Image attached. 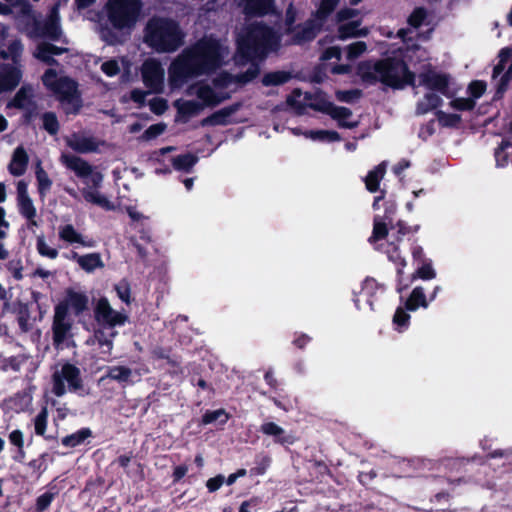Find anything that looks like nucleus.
<instances>
[{"mask_svg":"<svg viewBox=\"0 0 512 512\" xmlns=\"http://www.w3.org/2000/svg\"><path fill=\"white\" fill-rule=\"evenodd\" d=\"M238 53L236 62L244 64L250 62L245 74L234 77L223 73L216 77L212 84L204 81L188 86L186 94L196 96L205 107H214L230 97L226 89L234 82L246 83L252 80L259 72L256 60L264 58L268 53L278 49L280 36L262 22H253L246 25L238 35Z\"/></svg>","mask_w":512,"mask_h":512,"instance_id":"obj_1","label":"nucleus"},{"mask_svg":"<svg viewBox=\"0 0 512 512\" xmlns=\"http://www.w3.org/2000/svg\"><path fill=\"white\" fill-rule=\"evenodd\" d=\"M228 47L213 37H204L184 49L168 68V85L172 91L181 89L190 79L207 75L225 64Z\"/></svg>","mask_w":512,"mask_h":512,"instance_id":"obj_2","label":"nucleus"},{"mask_svg":"<svg viewBox=\"0 0 512 512\" xmlns=\"http://www.w3.org/2000/svg\"><path fill=\"white\" fill-rule=\"evenodd\" d=\"M142 0H107L103 14L107 25L99 28L101 39L108 45L125 43L142 17Z\"/></svg>","mask_w":512,"mask_h":512,"instance_id":"obj_3","label":"nucleus"},{"mask_svg":"<svg viewBox=\"0 0 512 512\" xmlns=\"http://www.w3.org/2000/svg\"><path fill=\"white\" fill-rule=\"evenodd\" d=\"M359 74L368 83L379 81L396 89L412 85L414 81V74L399 59L387 58L374 64L370 62L363 63L359 66Z\"/></svg>","mask_w":512,"mask_h":512,"instance_id":"obj_4","label":"nucleus"},{"mask_svg":"<svg viewBox=\"0 0 512 512\" xmlns=\"http://www.w3.org/2000/svg\"><path fill=\"white\" fill-rule=\"evenodd\" d=\"M184 34L178 24L164 18H152L144 31V42L159 53L177 50L183 44Z\"/></svg>","mask_w":512,"mask_h":512,"instance_id":"obj_5","label":"nucleus"},{"mask_svg":"<svg viewBox=\"0 0 512 512\" xmlns=\"http://www.w3.org/2000/svg\"><path fill=\"white\" fill-rule=\"evenodd\" d=\"M66 167L74 171L88 186V188L83 191V197L87 202L95 204L107 211L115 209V205L96 189L101 185L103 180V175L99 171L95 170L85 160L77 157H66Z\"/></svg>","mask_w":512,"mask_h":512,"instance_id":"obj_6","label":"nucleus"},{"mask_svg":"<svg viewBox=\"0 0 512 512\" xmlns=\"http://www.w3.org/2000/svg\"><path fill=\"white\" fill-rule=\"evenodd\" d=\"M419 85L424 86L430 92L426 93L423 99L417 104V111L425 114L442 104V98L435 92L450 97L449 87L451 78L449 75L436 70H427L419 75Z\"/></svg>","mask_w":512,"mask_h":512,"instance_id":"obj_7","label":"nucleus"},{"mask_svg":"<svg viewBox=\"0 0 512 512\" xmlns=\"http://www.w3.org/2000/svg\"><path fill=\"white\" fill-rule=\"evenodd\" d=\"M94 318L97 326L113 329L126 323L128 317L125 313L113 309L106 297L97 300L94 307Z\"/></svg>","mask_w":512,"mask_h":512,"instance_id":"obj_8","label":"nucleus"},{"mask_svg":"<svg viewBox=\"0 0 512 512\" xmlns=\"http://www.w3.org/2000/svg\"><path fill=\"white\" fill-rule=\"evenodd\" d=\"M358 13V10L350 8L341 9L337 13V22L340 23L338 27L339 39L346 40L348 38L364 37L368 35L369 30L367 28H359L360 21L352 20L345 23V21L355 18Z\"/></svg>","mask_w":512,"mask_h":512,"instance_id":"obj_9","label":"nucleus"},{"mask_svg":"<svg viewBox=\"0 0 512 512\" xmlns=\"http://www.w3.org/2000/svg\"><path fill=\"white\" fill-rule=\"evenodd\" d=\"M17 208L19 213L27 220L28 230L35 232L39 226L37 221V209L28 193V185L24 180L17 182Z\"/></svg>","mask_w":512,"mask_h":512,"instance_id":"obj_10","label":"nucleus"},{"mask_svg":"<svg viewBox=\"0 0 512 512\" xmlns=\"http://www.w3.org/2000/svg\"><path fill=\"white\" fill-rule=\"evenodd\" d=\"M141 76L144 85L154 93H161L164 88L165 71L161 63L149 58L141 66Z\"/></svg>","mask_w":512,"mask_h":512,"instance_id":"obj_11","label":"nucleus"},{"mask_svg":"<svg viewBox=\"0 0 512 512\" xmlns=\"http://www.w3.org/2000/svg\"><path fill=\"white\" fill-rule=\"evenodd\" d=\"M497 90L501 93L505 90L507 83L512 79V49H502L499 53V62L493 69V80H497Z\"/></svg>","mask_w":512,"mask_h":512,"instance_id":"obj_12","label":"nucleus"},{"mask_svg":"<svg viewBox=\"0 0 512 512\" xmlns=\"http://www.w3.org/2000/svg\"><path fill=\"white\" fill-rule=\"evenodd\" d=\"M67 144L76 152L91 153L98 151L100 146L104 145V142L86 133H74L67 140Z\"/></svg>","mask_w":512,"mask_h":512,"instance_id":"obj_13","label":"nucleus"},{"mask_svg":"<svg viewBox=\"0 0 512 512\" xmlns=\"http://www.w3.org/2000/svg\"><path fill=\"white\" fill-rule=\"evenodd\" d=\"M88 296L77 289L66 291V317L79 316L88 309Z\"/></svg>","mask_w":512,"mask_h":512,"instance_id":"obj_14","label":"nucleus"},{"mask_svg":"<svg viewBox=\"0 0 512 512\" xmlns=\"http://www.w3.org/2000/svg\"><path fill=\"white\" fill-rule=\"evenodd\" d=\"M117 332L108 327L98 326L94 330V334L87 340L88 344L98 345L103 353L110 354L113 349V339Z\"/></svg>","mask_w":512,"mask_h":512,"instance_id":"obj_15","label":"nucleus"},{"mask_svg":"<svg viewBox=\"0 0 512 512\" xmlns=\"http://www.w3.org/2000/svg\"><path fill=\"white\" fill-rule=\"evenodd\" d=\"M21 78L22 72L18 66L0 65V93L14 89Z\"/></svg>","mask_w":512,"mask_h":512,"instance_id":"obj_16","label":"nucleus"},{"mask_svg":"<svg viewBox=\"0 0 512 512\" xmlns=\"http://www.w3.org/2000/svg\"><path fill=\"white\" fill-rule=\"evenodd\" d=\"M178 115L185 121L200 114L205 106L199 100L178 99L174 102Z\"/></svg>","mask_w":512,"mask_h":512,"instance_id":"obj_17","label":"nucleus"},{"mask_svg":"<svg viewBox=\"0 0 512 512\" xmlns=\"http://www.w3.org/2000/svg\"><path fill=\"white\" fill-rule=\"evenodd\" d=\"M261 432L268 436H273L275 442L281 445H290L295 442V437L291 434H286L285 430L274 422H265L261 425Z\"/></svg>","mask_w":512,"mask_h":512,"instance_id":"obj_18","label":"nucleus"},{"mask_svg":"<svg viewBox=\"0 0 512 512\" xmlns=\"http://www.w3.org/2000/svg\"><path fill=\"white\" fill-rule=\"evenodd\" d=\"M243 5L249 15L263 16L275 12L274 0H243Z\"/></svg>","mask_w":512,"mask_h":512,"instance_id":"obj_19","label":"nucleus"},{"mask_svg":"<svg viewBox=\"0 0 512 512\" xmlns=\"http://www.w3.org/2000/svg\"><path fill=\"white\" fill-rule=\"evenodd\" d=\"M324 21L325 19L317 17L316 13L313 19L307 21L303 26L300 27L296 34L295 41L301 43L313 39L320 31Z\"/></svg>","mask_w":512,"mask_h":512,"instance_id":"obj_20","label":"nucleus"},{"mask_svg":"<svg viewBox=\"0 0 512 512\" xmlns=\"http://www.w3.org/2000/svg\"><path fill=\"white\" fill-rule=\"evenodd\" d=\"M66 115L76 114L82 107V101L77 90V84L66 78Z\"/></svg>","mask_w":512,"mask_h":512,"instance_id":"obj_21","label":"nucleus"},{"mask_svg":"<svg viewBox=\"0 0 512 512\" xmlns=\"http://www.w3.org/2000/svg\"><path fill=\"white\" fill-rule=\"evenodd\" d=\"M61 16L60 3H56L51 10V14L45 23L43 34L49 38H57L61 34Z\"/></svg>","mask_w":512,"mask_h":512,"instance_id":"obj_22","label":"nucleus"},{"mask_svg":"<svg viewBox=\"0 0 512 512\" xmlns=\"http://www.w3.org/2000/svg\"><path fill=\"white\" fill-rule=\"evenodd\" d=\"M42 79H43L44 85L50 91H52L55 95H57L60 102H63L64 101L63 77L58 76L54 70L50 69L43 75Z\"/></svg>","mask_w":512,"mask_h":512,"instance_id":"obj_23","label":"nucleus"},{"mask_svg":"<svg viewBox=\"0 0 512 512\" xmlns=\"http://www.w3.org/2000/svg\"><path fill=\"white\" fill-rule=\"evenodd\" d=\"M28 165V155L23 147H17L12 155L9 164V172L14 176H21L25 173Z\"/></svg>","mask_w":512,"mask_h":512,"instance_id":"obj_24","label":"nucleus"},{"mask_svg":"<svg viewBox=\"0 0 512 512\" xmlns=\"http://www.w3.org/2000/svg\"><path fill=\"white\" fill-rule=\"evenodd\" d=\"M71 258L75 259L77 264L87 273H92L97 268L104 267V263L98 253H90L83 256L73 253Z\"/></svg>","mask_w":512,"mask_h":512,"instance_id":"obj_25","label":"nucleus"},{"mask_svg":"<svg viewBox=\"0 0 512 512\" xmlns=\"http://www.w3.org/2000/svg\"><path fill=\"white\" fill-rule=\"evenodd\" d=\"M33 98L34 88L31 85H23L10 105L19 109H29L33 106Z\"/></svg>","mask_w":512,"mask_h":512,"instance_id":"obj_26","label":"nucleus"},{"mask_svg":"<svg viewBox=\"0 0 512 512\" xmlns=\"http://www.w3.org/2000/svg\"><path fill=\"white\" fill-rule=\"evenodd\" d=\"M496 166L504 168L509 164L512 165V141L504 139L494 152Z\"/></svg>","mask_w":512,"mask_h":512,"instance_id":"obj_27","label":"nucleus"},{"mask_svg":"<svg viewBox=\"0 0 512 512\" xmlns=\"http://www.w3.org/2000/svg\"><path fill=\"white\" fill-rule=\"evenodd\" d=\"M317 109L321 112L330 115L337 122L342 121V119H350L352 116V112L350 109L346 107L335 106L331 102H322L317 106Z\"/></svg>","mask_w":512,"mask_h":512,"instance_id":"obj_28","label":"nucleus"},{"mask_svg":"<svg viewBox=\"0 0 512 512\" xmlns=\"http://www.w3.org/2000/svg\"><path fill=\"white\" fill-rule=\"evenodd\" d=\"M428 305L423 287L417 286L412 290L409 298L406 300L405 308L409 311H416L420 307L427 308Z\"/></svg>","mask_w":512,"mask_h":512,"instance_id":"obj_29","label":"nucleus"},{"mask_svg":"<svg viewBox=\"0 0 512 512\" xmlns=\"http://www.w3.org/2000/svg\"><path fill=\"white\" fill-rule=\"evenodd\" d=\"M386 172V163L382 162L375 169L370 171L365 178V185L368 191L376 192L379 188L380 181Z\"/></svg>","mask_w":512,"mask_h":512,"instance_id":"obj_30","label":"nucleus"},{"mask_svg":"<svg viewBox=\"0 0 512 512\" xmlns=\"http://www.w3.org/2000/svg\"><path fill=\"white\" fill-rule=\"evenodd\" d=\"M53 331L54 342L59 346L64 340V306L61 303L56 307Z\"/></svg>","mask_w":512,"mask_h":512,"instance_id":"obj_31","label":"nucleus"},{"mask_svg":"<svg viewBox=\"0 0 512 512\" xmlns=\"http://www.w3.org/2000/svg\"><path fill=\"white\" fill-rule=\"evenodd\" d=\"M66 382L69 384V390L71 392L84 394L85 389L82 385L81 379L79 378L80 371L78 368L66 364Z\"/></svg>","mask_w":512,"mask_h":512,"instance_id":"obj_32","label":"nucleus"},{"mask_svg":"<svg viewBox=\"0 0 512 512\" xmlns=\"http://www.w3.org/2000/svg\"><path fill=\"white\" fill-rule=\"evenodd\" d=\"M436 270L433 267V263L430 259H423L419 262V266L416 271L412 274V280H432L436 278Z\"/></svg>","mask_w":512,"mask_h":512,"instance_id":"obj_33","label":"nucleus"},{"mask_svg":"<svg viewBox=\"0 0 512 512\" xmlns=\"http://www.w3.org/2000/svg\"><path fill=\"white\" fill-rule=\"evenodd\" d=\"M66 242L78 244L79 246L92 248L95 241L77 232L72 226L66 225Z\"/></svg>","mask_w":512,"mask_h":512,"instance_id":"obj_34","label":"nucleus"},{"mask_svg":"<svg viewBox=\"0 0 512 512\" xmlns=\"http://www.w3.org/2000/svg\"><path fill=\"white\" fill-rule=\"evenodd\" d=\"M388 214L385 217L375 216L373 232L370 237V242H376L385 238L388 234L387 226L390 224V220L388 221Z\"/></svg>","mask_w":512,"mask_h":512,"instance_id":"obj_35","label":"nucleus"},{"mask_svg":"<svg viewBox=\"0 0 512 512\" xmlns=\"http://www.w3.org/2000/svg\"><path fill=\"white\" fill-rule=\"evenodd\" d=\"M304 137L319 142H334L340 140V135L336 131L330 130H309L304 132Z\"/></svg>","mask_w":512,"mask_h":512,"instance_id":"obj_36","label":"nucleus"},{"mask_svg":"<svg viewBox=\"0 0 512 512\" xmlns=\"http://www.w3.org/2000/svg\"><path fill=\"white\" fill-rule=\"evenodd\" d=\"M197 161V156L187 153L173 158L172 164L176 170L189 172Z\"/></svg>","mask_w":512,"mask_h":512,"instance_id":"obj_37","label":"nucleus"},{"mask_svg":"<svg viewBox=\"0 0 512 512\" xmlns=\"http://www.w3.org/2000/svg\"><path fill=\"white\" fill-rule=\"evenodd\" d=\"M232 114V110L225 108L212 114L211 116L202 120L203 126L207 125H224L227 123V118Z\"/></svg>","mask_w":512,"mask_h":512,"instance_id":"obj_38","label":"nucleus"},{"mask_svg":"<svg viewBox=\"0 0 512 512\" xmlns=\"http://www.w3.org/2000/svg\"><path fill=\"white\" fill-rule=\"evenodd\" d=\"M63 50L52 44L43 43L37 49V58L50 63L53 55H61Z\"/></svg>","mask_w":512,"mask_h":512,"instance_id":"obj_39","label":"nucleus"},{"mask_svg":"<svg viewBox=\"0 0 512 512\" xmlns=\"http://www.w3.org/2000/svg\"><path fill=\"white\" fill-rule=\"evenodd\" d=\"M22 52H23V45L21 44V42L19 40H14L8 46L7 51L0 52V56L3 59L11 58L15 64L14 66H17Z\"/></svg>","mask_w":512,"mask_h":512,"instance_id":"obj_40","label":"nucleus"},{"mask_svg":"<svg viewBox=\"0 0 512 512\" xmlns=\"http://www.w3.org/2000/svg\"><path fill=\"white\" fill-rule=\"evenodd\" d=\"M132 375L131 369L125 366H114L109 368L107 377L119 382L129 381Z\"/></svg>","mask_w":512,"mask_h":512,"instance_id":"obj_41","label":"nucleus"},{"mask_svg":"<svg viewBox=\"0 0 512 512\" xmlns=\"http://www.w3.org/2000/svg\"><path fill=\"white\" fill-rule=\"evenodd\" d=\"M306 95L296 89L287 98V104L297 113H301L305 107Z\"/></svg>","mask_w":512,"mask_h":512,"instance_id":"obj_42","label":"nucleus"},{"mask_svg":"<svg viewBox=\"0 0 512 512\" xmlns=\"http://www.w3.org/2000/svg\"><path fill=\"white\" fill-rule=\"evenodd\" d=\"M229 415L224 409H218L215 411H207L202 418L203 424H211L219 421L224 424L228 421Z\"/></svg>","mask_w":512,"mask_h":512,"instance_id":"obj_43","label":"nucleus"},{"mask_svg":"<svg viewBox=\"0 0 512 512\" xmlns=\"http://www.w3.org/2000/svg\"><path fill=\"white\" fill-rule=\"evenodd\" d=\"M36 178H37V181H38L39 193L43 196L50 189L51 181H50L47 173L41 167L40 163H38V165H37Z\"/></svg>","mask_w":512,"mask_h":512,"instance_id":"obj_44","label":"nucleus"},{"mask_svg":"<svg viewBox=\"0 0 512 512\" xmlns=\"http://www.w3.org/2000/svg\"><path fill=\"white\" fill-rule=\"evenodd\" d=\"M406 308L399 307L397 308L394 316L393 323L396 326V329L401 332L403 329L407 328L410 320V315L407 313Z\"/></svg>","mask_w":512,"mask_h":512,"instance_id":"obj_45","label":"nucleus"},{"mask_svg":"<svg viewBox=\"0 0 512 512\" xmlns=\"http://www.w3.org/2000/svg\"><path fill=\"white\" fill-rule=\"evenodd\" d=\"M91 435V431L83 428L74 434L66 437V446H77Z\"/></svg>","mask_w":512,"mask_h":512,"instance_id":"obj_46","label":"nucleus"},{"mask_svg":"<svg viewBox=\"0 0 512 512\" xmlns=\"http://www.w3.org/2000/svg\"><path fill=\"white\" fill-rule=\"evenodd\" d=\"M467 91L471 96L469 99H474L476 102L486 91V84L480 80L472 81L469 84Z\"/></svg>","mask_w":512,"mask_h":512,"instance_id":"obj_47","label":"nucleus"},{"mask_svg":"<svg viewBox=\"0 0 512 512\" xmlns=\"http://www.w3.org/2000/svg\"><path fill=\"white\" fill-rule=\"evenodd\" d=\"M450 107L458 111H470L475 107V101L474 99L459 97L451 100Z\"/></svg>","mask_w":512,"mask_h":512,"instance_id":"obj_48","label":"nucleus"},{"mask_svg":"<svg viewBox=\"0 0 512 512\" xmlns=\"http://www.w3.org/2000/svg\"><path fill=\"white\" fill-rule=\"evenodd\" d=\"M289 78V75L284 72H273L264 76L262 82L264 85H279L285 83Z\"/></svg>","mask_w":512,"mask_h":512,"instance_id":"obj_49","label":"nucleus"},{"mask_svg":"<svg viewBox=\"0 0 512 512\" xmlns=\"http://www.w3.org/2000/svg\"><path fill=\"white\" fill-rule=\"evenodd\" d=\"M346 50L347 59L353 60L361 56L367 50V45L363 41H358L347 46Z\"/></svg>","mask_w":512,"mask_h":512,"instance_id":"obj_50","label":"nucleus"},{"mask_svg":"<svg viewBox=\"0 0 512 512\" xmlns=\"http://www.w3.org/2000/svg\"><path fill=\"white\" fill-rule=\"evenodd\" d=\"M43 127L50 134H55L59 129V123L54 113L48 112L42 116Z\"/></svg>","mask_w":512,"mask_h":512,"instance_id":"obj_51","label":"nucleus"},{"mask_svg":"<svg viewBox=\"0 0 512 512\" xmlns=\"http://www.w3.org/2000/svg\"><path fill=\"white\" fill-rule=\"evenodd\" d=\"M437 118L443 126H455L461 121V117L458 114L446 113L444 111L437 112Z\"/></svg>","mask_w":512,"mask_h":512,"instance_id":"obj_52","label":"nucleus"},{"mask_svg":"<svg viewBox=\"0 0 512 512\" xmlns=\"http://www.w3.org/2000/svg\"><path fill=\"white\" fill-rule=\"evenodd\" d=\"M339 0H321L319 8L317 10V17L324 18L335 9Z\"/></svg>","mask_w":512,"mask_h":512,"instance_id":"obj_53","label":"nucleus"},{"mask_svg":"<svg viewBox=\"0 0 512 512\" xmlns=\"http://www.w3.org/2000/svg\"><path fill=\"white\" fill-rule=\"evenodd\" d=\"M63 378H64V366L61 367V369H58L53 374V392L57 396H62L64 393V384H63Z\"/></svg>","mask_w":512,"mask_h":512,"instance_id":"obj_54","label":"nucleus"},{"mask_svg":"<svg viewBox=\"0 0 512 512\" xmlns=\"http://www.w3.org/2000/svg\"><path fill=\"white\" fill-rule=\"evenodd\" d=\"M47 423V410L43 408L41 412L34 419L35 432L38 435H43L46 430Z\"/></svg>","mask_w":512,"mask_h":512,"instance_id":"obj_55","label":"nucleus"},{"mask_svg":"<svg viewBox=\"0 0 512 512\" xmlns=\"http://www.w3.org/2000/svg\"><path fill=\"white\" fill-rule=\"evenodd\" d=\"M101 70L109 77H113L120 72V66L117 60L111 59L101 64Z\"/></svg>","mask_w":512,"mask_h":512,"instance_id":"obj_56","label":"nucleus"},{"mask_svg":"<svg viewBox=\"0 0 512 512\" xmlns=\"http://www.w3.org/2000/svg\"><path fill=\"white\" fill-rule=\"evenodd\" d=\"M149 106L151 111H153L155 114L161 115L167 110L168 103L164 98H153L150 100Z\"/></svg>","mask_w":512,"mask_h":512,"instance_id":"obj_57","label":"nucleus"},{"mask_svg":"<svg viewBox=\"0 0 512 512\" xmlns=\"http://www.w3.org/2000/svg\"><path fill=\"white\" fill-rule=\"evenodd\" d=\"M9 5L0 2V14L7 15L11 13V7L19 5L22 11H25L28 7L26 0H8Z\"/></svg>","mask_w":512,"mask_h":512,"instance_id":"obj_58","label":"nucleus"},{"mask_svg":"<svg viewBox=\"0 0 512 512\" xmlns=\"http://www.w3.org/2000/svg\"><path fill=\"white\" fill-rule=\"evenodd\" d=\"M426 17V12L422 8H417L414 10V12L410 15L408 22L409 24L414 27L418 28L422 22L424 21Z\"/></svg>","mask_w":512,"mask_h":512,"instance_id":"obj_59","label":"nucleus"},{"mask_svg":"<svg viewBox=\"0 0 512 512\" xmlns=\"http://www.w3.org/2000/svg\"><path fill=\"white\" fill-rule=\"evenodd\" d=\"M10 223L6 220V211L0 207V242L8 237Z\"/></svg>","mask_w":512,"mask_h":512,"instance_id":"obj_60","label":"nucleus"},{"mask_svg":"<svg viewBox=\"0 0 512 512\" xmlns=\"http://www.w3.org/2000/svg\"><path fill=\"white\" fill-rule=\"evenodd\" d=\"M37 248L41 255L47 256L49 258H55L57 256V251L50 247L43 238H38Z\"/></svg>","mask_w":512,"mask_h":512,"instance_id":"obj_61","label":"nucleus"},{"mask_svg":"<svg viewBox=\"0 0 512 512\" xmlns=\"http://www.w3.org/2000/svg\"><path fill=\"white\" fill-rule=\"evenodd\" d=\"M118 297L125 303H130V287L127 282H121L116 287Z\"/></svg>","mask_w":512,"mask_h":512,"instance_id":"obj_62","label":"nucleus"},{"mask_svg":"<svg viewBox=\"0 0 512 512\" xmlns=\"http://www.w3.org/2000/svg\"><path fill=\"white\" fill-rule=\"evenodd\" d=\"M360 96L359 91L357 90H349V91H337L336 97L341 102H352Z\"/></svg>","mask_w":512,"mask_h":512,"instance_id":"obj_63","label":"nucleus"},{"mask_svg":"<svg viewBox=\"0 0 512 512\" xmlns=\"http://www.w3.org/2000/svg\"><path fill=\"white\" fill-rule=\"evenodd\" d=\"M53 499L52 493H44L43 495L39 496L36 503L37 511L42 512L44 511L50 504Z\"/></svg>","mask_w":512,"mask_h":512,"instance_id":"obj_64","label":"nucleus"}]
</instances>
